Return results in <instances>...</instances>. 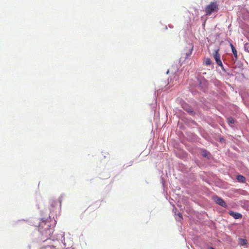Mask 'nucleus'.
<instances>
[{"label": "nucleus", "instance_id": "nucleus-23", "mask_svg": "<svg viewBox=\"0 0 249 249\" xmlns=\"http://www.w3.org/2000/svg\"><path fill=\"white\" fill-rule=\"evenodd\" d=\"M192 123L193 124L196 125V123L193 120L192 121Z\"/></svg>", "mask_w": 249, "mask_h": 249}, {"label": "nucleus", "instance_id": "nucleus-24", "mask_svg": "<svg viewBox=\"0 0 249 249\" xmlns=\"http://www.w3.org/2000/svg\"><path fill=\"white\" fill-rule=\"evenodd\" d=\"M208 249H215L213 247L210 246V247H208Z\"/></svg>", "mask_w": 249, "mask_h": 249}, {"label": "nucleus", "instance_id": "nucleus-9", "mask_svg": "<svg viewBox=\"0 0 249 249\" xmlns=\"http://www.w3.org/2000/svg\"><path fill=\"white\" fill-rule=\"evenodd\" d=\"M230 46L232 52L234 55V58L232 60L234 62H235L236 61V59H237V57H238L237 52L232 44L231 43Z\"/></svg>", "mask_w": 249, "mask_h": 249}, {"label": "nucleus", "instance_id": "nucleus-26", "mask_svg": "<svg viewBox=\"0 0 249 249\" xmlns=\"http://www.w3.org/2000/svg\"><path fill=\"white\" fill-rule=\"evenodd\" d=\"M168 72H169V70H168V71H167V73H168Z\"/></svg>", "mask_w": 249, "mask_h": 249}, {"label": "nucleus", "instance_id": "nucleus-25", "mask_svg": "<svg viewBox=\"0 0 249 249\" xmlns=\"http://www.w3.org/2000/svg\"><path fill=\"white\" fill-rule=\"evenodd\" d=\"M132 164V161H131V162H130V164L128 166L131 165Z\"/></svg>", "mask_w": 249, "mask_h": 249}, {"label": "nucleus", "instance_id": "nucleus-16", "mask_svg": "<svg viewBox=\"0 0 249 249\" xmlns=\"http://www.w3.org/2000/svg\"><path fill=\"white\" fill-rule=\"evenodd\" d=\"M40 249H56L55 246L53 245L47 246L42 247Z\"/></svg>", "mask_w": 249, "mask_h": 249}, {"label": "nucleus", "instance_id": "nucleus-22", "mask_svg": "<svg viewBox=\"0 0 249 249\" xmlns=\"http://www.w3.org/2000/svg\"><path fill=\"white\" fill-rule=\"evenodd\" d=\"M219 66L221 68L222 70L224 71H225V72H226V69L224 68V66H223V64H222V66Z\"/></svg>", "mask_w": 249, "mask_h": 249}, {"label": "nucleus", "instance_id": "nucleus-17", "mask_svg": "<svg viewBox=\"0 0 249 249\" xmlns=\"http://www.w3.org/2000/svg\"><path fill=\"white\" fill-rule=\"evenodd\" d=\"M193 49V46H192L191 49H190L189 50V52H188L186 53V58H188V57H189L191 55V54L192 53Z\"/></svg>", "mask_w": 249, "mask_h": 249}, {"label": "nucleus", "instance_id": "nucleus-8", "mask_svg": "<svg viewBox=\"0 0 249 249\" xmlns=\"http://www.w3.org/2000/svg\"><path fill=\"white\" fill-rule=\"evenodd\" d=\"M229 214L235 219H241L242 217V215L240 213L233 211H230Z\"/></svg>", "mask_w": 249, "mask_h": 249}, {"label": "nucleus", "instance_id": "nucleus-11", "mask_svg": "<svg viewBox=\"0 0 249 249\" xmlns=\"http://www.w3.org/2000/svg\"><path fill=\"white\" fill-rule=\"evenodd\" d=\"M236 179L240 183H245L247 181V179L245 177L241 175H238L236 176Z\"/></svg>", "mask_w": 249, "mask_h": 249}, {"label": "nucleus", "instance_id": "nucleus-12", "mask_svg": "<svg viewBox=\"0 0 249 249\" xmlns=\"http://www.w3.org/2000/svg\"><path fill=\"white\" fill-rule=\"evenodd\" d=\"M247 243H248V241L247 239H244V238H241L239 239V244L240 246H245L247 244Z\"/></svg>", "mask_w": 249, "mask_h": 249}, {"label": "nucleus", "instance_id": "nucleus-21", "mask_svg": "<svg viewBox=\"0 0 249 249\" xmlns=\"http://www.w3.org/2000/svg\"><path fill=\"white\" fill-rule=\"evenodd\" d=\"M173 212L174 213L175 215H176L177 214V212H178L177 209L175 208L173 209Z\"/></svg>", "mask_w": 249, "mask_h": 249}, {"label": "nucleus", "instance_id": "nucleus-18", "mask_svg": "<svg viewBox=\"0 0 249 249\" xmlns=\"http://www.w3.org/2000/svg\"><path fill=\"white\" fill-rule=\"evenodd\" d=\"M191 93L194 96H196V95H197L198 94V92L197 90H193V89L191 90Z\"/></svg>", "mask_w": 249, "mask_h": 249}, {"label": "nucleus", "instance_id": "nucleus-13", "mask_svg": "<svg viewBox=\"0 0 249 249\" xmlns=\"http://www.w3.org/2000/svg\"><path fill=\"white\" fill-rule=\"evenodd\" d=\"M236 192L240 195L243 196H247L248 195V193L246 190H244L242 189L237 190Z\"/></svg>", "mask_w": 249, "mask_h": 249}, {"label": "nucleus", "instance_id": "nucleus-10", "mask_svg": "<svg viewBox=\"0 0 249 249\" xmlns=\"http://www.w3.org/2000/svg\"><path fill=\"white\" fill-rule=\"evenodd\" d=\"M227 121L228 124L229 125V126L230 127H234L233 124L235 122V120L234 118H233L232 117H229L227 118Z\"/></svg>", "mask_w": 249, "mask_h": 249}, {"label": "nucleus", "instance_id": "nucleus-15", "mask_svg": "<svg viewBox=\"0 0 249 249\" xmlns=\"http://www.w3.org/2000/svg\"><path fill=\"white\" fill-rule=\"evenodd\" d=\"M204 63H205V65L207 66L210 65L213 63L212 60L209 58H205V60H204Z\"/></svg>", "mask_w": 249, "mask_h": 249}, {"label": "nucleus", "instance_id": "nucleus-5", "mask_svg": "<svg viewBox=\"0 0 249 249\" xmlns=\"http://www.w3.org/2000/svg\"><path fill=\"white\" fill-rule=\"evenodd\" d=\"M198 81V85H197V88L203 91L205 90L207 87V81L206 79H197Z\"/></svg>", "mask_w": 249, "mask_h": 249}, {"label": "nucleus", "instance_id": "nucleus-3", "mask_svg": "<svg viewBox=\"0 0 249 249\" xmlns=\"http://www.w3.org/2000/svg\"><path fill=\"white\" fill-rule=\"evenodd\" d=\"M181 107L184 111L191 116H194L196 114L195 108L185 102H183L181 104Z\"/></svg>", "mask_w": 249, "mask_h": 249}, {"label": "nucleus", "instance_id": "nucleus-4", "mask_svg": "<svg viewBox=\"0 0 249 249\" xmlns=\"http://www.w3.org/2000/svg\"><path fill=\"white\" fill-rule=\"evenodd\" d=\"M212 199L216 204L219 205V206L224 208H227V204L226 202L221 197L218 196L216 195H213L212 196Z\"/></svg>", "mask_w": 249, "mask_h": 249}, {"label": "nucleus", "instance_id": "nucleus-20", "mask_svg": "<svg viewBox=\"0 0 249 249\" xmlns=\"http://www.w3.org/2000/svg\"><path fill=\"white\" fill-rule=\"evenodd\" d=\"M219 142H225V139L224 138L221 137V138H219Z\"/></svg>", "mask_w": 249, "mask_h": 249}, {"label": "nucleus", "instance_id": "nucleus-7", "mask_svg": "<svg viewBox=\"0 0 249 249\" xmlns=\"http://www.w3.org/2000/svg\"><path fill=\"white\" fill-rule=\"evenodd\" d=\"M200 151V153L203 157L206 158L208 160H210L212 158V154L206 149L204 148H201Z\"/></svg>", "mask_w": 249, "mask_h": 249}, {"label": "nucleus", "instance_id": "nucleus-2", "mask_svg": "<svg viewBox=\"0 0 249 249\" xmlns=\"http://www.w3.org/2000/svg\"><path fill=\"white\" fill-rule=\"evenodd\" d=\"M219 10V4L216 1H213L206 7L205 11L207 16H210Z\"/></svg>", "mask_w": 249, "mask_h": 249}, {"label": "nucleus", "instance_id": "nucleus-1", "mask_svg": "<svg viewBox=\"0 0 249 249\" xmlns=\"http://www.w3.org/2000/svg\"><path fill=\"white\" fill-rule=\"evenodd\" d=\"M56 223V221L53 219H51L50 216L46 220L42 218L40 220L38 226H36L38 227V232L40 233L37 240V242H44L51 239L50 237L53 232Z\"/></svg>", "mask_w": 249, "mask_h": 249}, {"label": "nucleus", "instance_id": "nucleus-14", "mask_svg": "<svg viewBox=\"0 0 249 249\" xmlns=\"http://www.w3.org/2000/svg\"><path fill=\"white\" fill-rule=\"evenodd\" d=\"M175 216V218L177 221H181L182 219H183L182 215L181 213L179 212H178L177 214Z\"/></svg>", "mask_w": 249, "mask_h": 249}, {"label": "nucleus", "instance_id": "nucleus-19", "mask_svg": "<svg viewBox=\"0 0 249 249\" xmlns=\"http://www.w3.org/2000/svg\"><path fill=\"white\" fill-rule=\"evenodd\" d=\"M192 137H193V140L194 141H196L197 138V135L195 134H192Z\"/></svg>", "mask_w": 249, "mask_h": 249}, {"label": "nucleus", "instance_id": "nucleus-6", "mask_svg": "<svg viewBox=\"0 0 249 249\" xmlns=\"http://www.w3.org/2000/svg\"><path fill=\"white\" fill-rule=\"evenodd\" d=\"M219 49L215 50L213 54V57L215 59L216 64L218 66H222V61L220 59V55L219 53Z\"/></svg>", "mask_w": 249, "mask_h": 249}]
</instances>
